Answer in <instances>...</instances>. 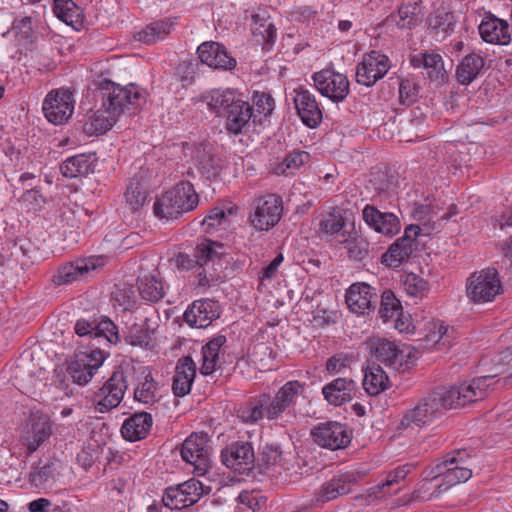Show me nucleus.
I'll return each instance as SVG.
<instances>
[{
	"label": "nucleus",
	"instance_id": "nucleus-51",
	"mask_svg": "<svg viewBox=\"0 0 512 512\" xmlns=\"http://www.w3.org/2000/svg\"><path fill=\"white\" fill-rule=\"evenodd\" d=\"M153 211L159 219L172 220L181 216L177 200H174L171 191H166L161 197L156 198Z\"/></svg>",
	"mask_w": 512,
	"mask_h": 512
},
{
	"label": "nucleus",
	"instance_id": "nucleus-24",
	"mask_svg": "<svg viewBox=\"0 0 512 512\" xmlns=\"http://www.w3.org/2000/svg\"><path fill=\"white\" fill-rule=\"evenodd\" d=\"M219 316L220 308L218 303L210 299H203L194 301L187 308L184 313V320L191 327L206 328Z\"/></svg>",
	"mask_w": 512,
	"mask_h": 512
},
{
	"label": "nucleus",
	"instance_id": "nucleus-19",
	"mask_svg": "<svg viewBox=\"0 0 512 512\" xmlns=\"http://www.w3.org/2000/svg\"><path fill=\"white\" fill-rule=\"evenodd\" d=\"M52 425L53 423L46 413L41 410L31 411L23 435L27 448H38L45 445L52 436Z\"/></svg>",
	"mask_w": 512,
	"mask_h": 512
},
{
	"label": "nucleus",
	"instance_id": "nucleus-42",
	"mask_svg": "<svg viewBox=\"0 0 512 512\" xmlns=\"http://www.w3.org/2000/svg\"><path fill=\"white\" fill-rule=\"evenodd\" d=\"M170 191L174 200H177L181 215L192 211L198 205V194L190 182L182 181L170 189Z\"/></svg>",
	"mask_w": 512,
	"mask_h": 512
},
{
	"label": "nucleus",
	"instance_id": "nucleus-16",
	"mask_svg": "<svg viewBox=\"0 0 512 512\" xmlns=\"http://www.w3.org/2000/svg\"><path fill=\"white\" fill-rule=\"evenodd\" d=\"M104 360L105 355L100 349H94L89 353H81L68 365L67 372L73 382L85 385L91 380Z\"/></svg>",
	"mask_w": 512,
	"mask_h": 512
},
{
	"label": "nucleus",
	"instance_id": "nucleus-58",
	"mask_svg": "<svg viewBox=\"0 0 512 512\" xmlns=\"http://www.w3.org/2000/svg\"><path fill=\"white\" fill-rule=\"evenodd\" d=\"M345 227V219L344 217L335 212L328 213L320 222H319V232L322 234H326L329 236H334L339 234Z\"/></svg>",
	"mask_w": 512,
	"mask_h": 512
},
{
	"label": "nucleus",
	"instance_id": "nucleus-13",
	"mask_svg": "<svg viewBox=\"0 0 512 512\" xmlns=\"http://www.w3.org/2000/svg\"><path fill=\"white\" fill-rule=\"evenodd\" d=\"M390 69L389 58L380 51L372 50L363 56L356 67V81L358 84L371 87L383 78Z\"/></svg>",
	"mask_w": 512,
	"mask_h": 512
},
{
	"label": "nucleus",
	"instance_id": "nucleus-18",
	"mask_svg": "<svg viewBox=\"0 0 512 512\" xmlns=\"http://www.w3.org/2000/svg\"><path fill=\"white\" fill-rule=\"evenodd\" d=\"M103 264L102 258L87 257L78 258L60 265L52 277V282L56 286L70 284L81 280L89 272L94 271Z\"/></svg>",
	"mask_w": 512,
	"mask_h": 512
},
{
	"label": "nucleus",
	"instance_id": "nucleus-33",
	"mask_svg": "<svg viewBox=\"0 0 512 512\" xmlns=\"http://www.w3.org/2000/svg\"><path fill=\"white\" fill-rule=\"evenodd\" d=\"M152 427V416L147 412L135 413L122 425L123 438L130 442L145 438Z\"/></svg>",
	"mask_w": 512,
	"mask_h": 512
},
{
	"label": "nucleus",
	"instance_id": "nucleus-2",
	"mask_svg": "<svg viewBox=\"0 0 512 512\" xmlns=\"http://www.w3.org/2000/svg\"><path fill=\"white\" fill-rule=\"evenodd\" d=\"M130 384L135 386L133 396L136 401L143 404L156 402L157 383L149 368L141 367L137 371L135 366L122 363L100 389L102 399L97 404L98 410L103 413L117 407Z\"/></svg>",
	"mask_w": 512,
	"mask_h": 512
},
{
	"label": "nucleus",
	"instance_id": "nucleus-63",
	"mask_svg": "<svg viewBox=\"0 0 512 512\" xmlns=\"http://www.w3.org/2000/svg\"><path fill=\"white\" fill-rule=\"evenodd\" d=\"M226 214L222 208L215 207L210 210L209 214L203 219L202 227L206 233H210L219 227L225 220Z\"/></svg>",
	"mask_w": 512,
	"mask_h": 512
},
{
	"label": "nucleus",
	"instance_id": "nucleus-1",
	"mask_svg": "<svg viewBox=\"0 0 512 512\" xmlns=\"http://www.w3.org/2000/svg\"><path fill=\"white\" fill-rule=\"evenodd\" d=\"M493 378L494 376L476 377L469 382L434 390L404 415L401 425H425L441 416L445 410L483 400L488 394Z\"/></svg>",
	"mask_w": 512,
	"mask_h": 512
},
{
	"label": "nucleus",
	"instance_id": "nucleus-60",
	"mask_svg": "<svg viewBox=\"0 0 512 512\" xmlns=\"http://www.w3.org/2000/svg\"><path fill=\"white\" fill-rule=\"evenodd\" d=\"M419 85L414 79H401L399 83V99L403 105L413 104L418 97Z\"/></svg>",
	"mask_w": 512,
	"mask_h": 512
},
{
	"label": "nucleus",
	"instance_id": "nucleus-22",
	"mask_svg": "<svg viewBox=\"0 0 512 512\" xmlns=\"http://www.w3.org/2000/svg\"><path fill=\"white\" fill-rule=\"evenodd\" d=\"M365 223L377 233L393 237L401 229L399 218L391 212H381L376 207L367 204L362 210Z\"/></svg>",
	"mask_w": 512,
	"mask_h": 512
},
{
	"label": "nucleus",
	"instance_id": "nucleus-21",
	"mask_svg": "<svg viewBox=\"0 0 512 512\" xmlns=\"http://www.w3.org/2000/svg\"><path fill=\"white\" fill-rule=\"evenodd\" d=\"M410 64L421 69V74L432 82L442 84L448 75L444 68L442 56L435 52H421L410 56Z\"/></svg>",
	"mask_w": 512,
	"mask_h": 512
},
{
	"label": "nucleus",
	"instance_id": "nucleus-11",
	"mask_svg": "<svg viewBox=\"0 0 512 512\" xmlns=\"http://www.w3.org/2000/svg\"><path fill=\"white\" fill-rule=\"evenodd\" d=\"M369 470H352L334 476L329 481L322 484L315 494L314 502L316 504L326 503L337 499L339 496L351 492V485L358 483L368 475Z\"/></svg>",
	"mask_w": 512,
	"mask_h": 512
},
{
	"label": "nucleus",
	"instance_id": "nucleus-47",
	"mask_svg": "<svg viewBox=\"0 0 512 512\" xmlns=\"http://www.w3.org/2000/svg\"><path fill=\"white\" fill-rule=\"evenodd\" d=\"M53 12L66 25L77 28L81 25V10L72 0H54Z\"/></svg>",
	"mask_w": 512,
	"mask_h": 512
},
{
	"label": "nucleus",
	"instance_id": "nucleus-20",
	"mask_svg": "<svg viewBox=\"0 0 512 512\" xmlns=\"http://www.w3.org/2000/svg\"><path fill=\"white\" fill-rule=\"evenodd\" d=\"M200 61L210 68L232 70L237 61L226 50L225 46L214 41L204 42L197 48Z\"/></svg>",
	"mask_w": 512,
	"mask_h": 512
},
{
	"label": "nucleus",
	"instance_id": "nucleus-6",
	"mask_svg": "<svg viewBox=\"0 0 512 512\" xmlns=\"http://www.w3.org/2000/svg\"><path fill=\"white\" fill-rule=\"evenodd\" d=\"M276 453L274 459L286 470H295V473L310 474L321 471L331 462L325 460L322 450H271Z\"/></svg>",
	"mask_w": 512,
	"mask_h": 512
},
{
	"label": "nucleus",
	"instance_id": "nucleus-55",
	"mask_svg": "<svg viewBox=\"0 0 512 512\" xmlns=\"http://www.w3.org/2000/svg\"><path fill=\"white\" fill-rule=\"evenodd\" d=\"M418 11L417 3H404L399 7L397 16L391 17L398 27L411 29L416 25Z\"/></svg>",
	"mask_w": 512,
	"mask_h": 512
},
{
	"label": "nucleus",
	"instance_id": "nucleus-46",
	"mask_svg": "<svg viewBox=\"0 0 512 512\" xmlns=\"http://www.w3.org/2000/svg\"><path fill=\"white\" fill-rule=\"evenodd\" d=\"M117 118L104 110H98L89 117L83 124V130L85 133L93 135L104 134L109 131L113 125L117 122Z\"/></svg>",
	"mask_w": 512,
	"mask_h": 512
},
{
	"label": "nucleus",
	"instance_id": "nucleus-9",
	"mask_svg": "<svg viewBox=\"0 0 512 512\" xmlns=\"http://www.w3.org/2000/svg\"><path fill=\"white\" fill-rule=\"evenodd\" d=\"M75 100L73 93L67 88L51 90L45 97L42 110L46 119L55 124L66 123L74 112Z\"/></svg>",
	"mask_w": 512,
	"mask_h": 512
},
{
	"label": "nucleus",
	"instance_id": "nucleus-45",
	"mask_svg": "<svg viewBox=\"0 0 512 512\" xmlns=\"http://www.w3.org/2000/svg\"><path fill=\"white\" fill-rule=\"evenodd\" d=\"M341 238L339 243L346 245L348 256L351 260L362 261L368 256L369 243L364 237L356 232H343Z\"/></svg>",
	"mask_w": 512,
	"mask_h": 512
},
{
	"label": "nucleus",
	"instance_id": "nucleus-8",
	"mask_svg": "<svg viewBox=\"0 0 512 512\" xmlns=\"http://www.w3.org/2000/svg\"><path fill=\"white\" fill-rule=\"evenodd\" d=\"M469 458L466 450H454L452 453H448L441 462H438L427 476L436 478L443 475L449 485L466 482L472 476L471 463H468Z\"/></svg>",
	"mask_w": 512,
	"mask_h": 512
},
{
	"label": "nucleus",
	"instance_id": "nucleus-27",
	"mask_svg": "<svg viewBox=\"0 0 512 512\" xmlns=\"http://www.w3.org/2000/svg\"><path fill=\"white\" fill-rule=\"evenodd\" d=\"M481 38L491 44L507 45L511 41L510 27L507 21L492 13H487L479 25Z\"/></svg>",
	"mask_w": 512,
	"mask_h": 512
},
{
	"label": "nucleus",
	"instance_id": "nucleus-31",
	"mask_svg": "<svg viewBox=\"0 0 512 512\" xmlns=\"http://www.w3.org/2000/svg\"><path fill=\"white\" fill-rule=\"evenodd\" d=\"M222 463L230 470L248 475L255 467L254 450H221Z\"/></svg>",
	"mask_w": 512,
	"mask_h": 512
},
{
	"label": "nucleus",
	"instance_id": "nucleus-57",
	"mask_svg": "<svg viewBox=\"0 0 512 512\" xmlns=\"http://www.w3.org/2000/svg\"><path fill=\"white\" fill-rule=\"evenodd\" d=\"M253 113L257 114V121H262V116L270 115L274 109V99L269 93L255 91L252 96Z\"/></svg>",
	"mask_w": 512,
	"mask_h": 512
},
{
	"label": "nucleus",
	"instance_id": "nucleus-30",
	"mask_svg": "<svg viewBox=\"0 0 512 512\" xmlns=\"http://www.w3.org/2000/svg\"><path fill=\"white\" fill-rule=\"evenodd\" d=\"M251 32L256 43L263 45V48L269 50L275 43L277 29L270 16L265 10H258L251 15Z\"/></svg>",
	"mask_w": 512,
	"mask_h": 512
},
{
	"label": "nucleus",
	"instance_id": "nucleus-38",
	"mask_svg": "<svg viewBox=\"0 0 512 512\" xmlns=\"http://www.w3.org/2000/svg\"><path fill=\"white\" fill-rule=\"evenodd\" d=\"M484 65L485 60L482 56L476 53L466 55L457 67V81L461 85H469L477 78Z\"/></svg>",
	"mask_w": 512,
	"mask_h": 512
},
{
	"label": "nucleus",
	"instance_id": "nucleus-29",
	"mask_svg": "<svg viewBox=\"0 0 512 512\" xmlns=\"http://www.w3.org/2000/svg\"><path fill=\"white\" fill-rule=\"evenodd\" d=\"M196 376V364L192 357L187 355L178 359L173 377L172 391L176 397H183L190 393Z\"/></svg>",
	"mask_w": 512,
	"mask_h": 512
},
{
	"label": "nucleus",
	"instance_id": "nucleus-36",
	"mask_svg": "<svg viewBox=\"0 0 512 512\" xmlns=\"http://www.w3.org/2000/svg\"><path fill=\"white\" fill-rule=\"evenodd\" d=\"M389 386V377L383 368L375 362L369 364L365 369L363 379V387L365 391L369 395L376 396L389 388Z\"/></svg>",
	"mask_w": 512,
	"mask_h": 512
},
{
	"label": "nucleus",
	"instance_id": "nucleus-41",
	"mask_svg": "<svg viewBox=\"0 0 512 512\" xmlns=\"http://www.w3.org/2000/svg\"><path fill=\"white\" fill-rule=\"evenodd\" d=\"M225 343L226 337L224 335H217L202 347L201 374L211 375L217 369L220 349Z\"/></svg>",
	"mask_w": 512,
	"mask_h": 512
},
{
	"label": "nucleus",
	"instance_id": "nucleus-12",
	"mask_svg": "<svg viewBox=\"0 0 512 512\" xmlns=\"http://www.w3.org/2000/svg\"><path fill=\"white\" fill-rule=\"evenodd\" d=\"M312 78L316 89L334 103L342 102L349 94L350 83L342 73L324 69L314 73Z\"/></svg>",
	"mask_w": 512,
	"mask_h": 512
},
{
	"label": "nucleus",
	"instance_id": "nucleus-64",
	"mask_svg": "<svg viewBox=\"0 0 512 512\" xmlns=\"http://www.w3.org/2000/svg\"><path fill=\"white\" fill-rule=\"evenodd\" d=\"M13 30L15 31L16 37L24 40L30 41L33 35V27H32V18L29 16L23 17L21 19H15L13 21Z\"/></svg>",
	"mask_w": 512,
	"mask_h": 512
},
{
	"label": "nucleus",
	"instance_id": "nucleus-34",
	"mask_svg": "<svg viewBox=\"0 0 512 512\" xmlns=\"http://www.w3.org/2000/svg\"><path fill=\"white\" fill-rule=\"evenodd\" d=\"M96 157L94 154H78L67 158L60 166L66 178L83 177L94 172Z\"/></svg>",
	"mask_w": 512,
	"mask_h": 512
},
{
	"label": "nucleus",
	"instance_id": "nucleus-25",
	"mask_svg": "<svg viewBox=\"0 0 512 512\" xmlns=\"http://www.w3.org/2000/svg\"><path fill=\"white\" fill-rule=\"evenodd\" d=\"M294 92V104L300 119L307 127L316 128L322 121V111L315 96L304 88Z\"/></svg>",
	"mask_w": 512,
	"mask_h": 512
},
{
	"label": "nucleus",
	"instance_id": "nucleus-61",
	"mask_svg": "<svg viewBox=\"0 0 512 512\" xmlns=\"http://www.w3.org/2000/svg\"><path fill=\"white\" fill-rule=\"evenodd\" d=\"M403 285L407 294L413 297H423L428 290V282L414 273L406 275Z\"/></svg>",
	"mask_w": 512,
	"mask_h": 512
},
{
	"label": "nucleus",
	"instance_id": "nucleus-62",
	"mask_svg": "<svg viewBox=\"0 0 512 512\" xmlns=\"http://www.w3.org/2000/svg\"><path fill=\"white\" fill-rule=\"evenodd\" d=\"M238 500L253 512H259L265 507V500L255 491H242Z\"/></svg>",
	"mask_w": 512,
	"mask_h": 512
},
{
	"label": "nucleus",
	"instance_id": "nucleus-15",
	"mask_svg": "<svg viewBox=\"0 0 512 512\" xmlns=\"http://www.w3.org/2000/svg\"><path fill=\"white\" fill-rule=\"evenodd\" d=\"M345 302L351 312L369 315L378 303L376 288L365 282L353 283L346 291Z\"/></svg>",
	"mask_w": 512,
	"mask_h": 512
},
{
	"label": "nucleus",
	"instance_id": "nucleus-40",
	"mask_svg": "<svg viewBox=\"0 0 512 512\" xmlns=\"http://www.w3.org/2000/svg\"><path fill=\"white\" fill-rule=\"evenodd\" d=\"M193 153V158L200 172L208 179L216 177L221 165L219 159L211 152L209 145H195Z\"/></svg>",
	"mask_w": 512,
	"mask_h": 512
},
{
	"label": "nucleus",
	"instance_id": "nucleus-52",
	"mask_svg": "<svg viewBox=\"0 0 512 512\" xmlns=\"http://www.w3.org/2000/svg\"><path fill=\"white\" fill-rule=\"evenodd\" d=\"M182 459L194 467V473L205 475L211 468L209 450H179Z\"/></svg>",
	"mask_w": 512,
	"mask_h": 512
},
{
	"label": "nucleus",
	"instance_id": "nucleus-39",
	"mask_svg": "<svg viewBox=\"0 0 512 512\" xmlns=\"http://www.w3.org/2000/svg\"><path fill=\"white\" fill-rule=\"evenodd\" d=\"M402 311L401 302L396 298L395 294L389 289L384 290L380 297V306L378 310L379 317L384 322H388L396 317L395 327L400 331H403L404 322L400 319Z\"/></svg>",
	"mask_w": 512,
	"mask_h": 512
},
{
	"label": "nucleus",
	"instance_id": "nucleus-59",
	"mask_svg": "<svg viewBox=\"0 0 512 512\" xmlns=\"http://www.w3.org/2000/svg\"><path fill=\"white\" fill-rule=\"evenodd\" d=\"M125 341L133 346L150 347L152 344L151 332L144 325L134 324L125 337Z\"/></svg>",
	"mask_w": 512,
	"mask_h": 512
},
{
	"label": "nucleus",
	"instance_id": "nucleus-43",
	"mask_svg": "<svg viewBox=\"0 0 512 512\" xmlns=\"http://www.w3.org/2000/svg\"><path fill=\"white\" fill-rule=\"evenodd\" d=\"M173 22L169 19L159 20L146 25L137 33L135 39L144 44H154L163 40L172 31Z\"/></svg>",
	"mask_w": 512,
	"mask_h": 512
},
{
	"label": "nucleus",
	"instance_id": "nucleus-32",
	"mask_svg": "<svg viewBox=\"0 0 512 512\" xmlns=\"http://www.w3.org/2000/svg\"><path fill=\"white\" fill-rule=\"evenodd\" d=\"M270 394L263 393L257 397L249 399L237 409V417L245 423L254 424L262 420L264 416L268 419V403Z\"/></svg>",
	"mask_w": 512,
	"mask_h": 512
},
{
	"label": "nucleus",
	"instance_id": "nucleus-3",
	"mask_svg": "<svg viewBox=\"0 0 512 512\" xmlns=\"http://www.w3.org/2000/svg\"><path fill=\"white\" fill-rule=\"evenodd\" d=\"M203 98L209 110L224 119L225 128L230 133L240 134L249 125L250 120L257 122V114L253 113V107L249 102L237 98L229 89H214Z\"/></svg>",
	"mask_w": 512,
	"mask_h": 512
},
{
	"label": "nucleus",
	"instance_id": "nucleus-54",
	"mask_svg": "<svg viewBox=\"0 0 512 512\" xmlns=\"http://www.w3.org/2000/svg\"><path fill=\"white\" fill-rule=\"evenodd\" d=\"M416 464L414 463H406L402 466L395 468L394 470L387 473L386 480L373 488L372 494L376 497H383L387 494L386 488L399 483L401 480L405 479L406 476L415 469Z\"/></svg>",
	"mask_w": 512,
	"mask_h": 512
},
{
	"label": "nucleus",
	"instance_id": "nucleus-37",
	"mask_svg": "<svg viewBox=\"0 0 512 512\" xmlns=\"http://www.w3.org/2000/svg\"><path fill=\"white\" fill-rule=\"evenodd\" d=\"M62 462L56 457L40 459L30 472V481L36 486H42L49 480H54L60 474Z\"/></svg>",
	"mask_w": 512,
	"mask_h": 512
},
{
	"label": "nucleus",
	"instance_id": "nucleus-10",
	"mask_svg": "<svg viewBox=\"0 0 512 512\" xmlns=\"http://www.w3.org/2000/svg\"><path fill=\"white\" fill-rule=\"evenodd\" d=\"M203 484L191 478L183 483L169 486L162 496V504L171 510L182 509L197 503L204 495Z\"/></svg>",
	"mask_w": 512,
	"mask_h": 512
},
{
	"label": "nucleus",
	"instance_id": "nucleus-48",
	"mask_svg": "<svg viewBox=\"0 0 512 512\" xmlns=\"http://www.w3.org/2000/svg\"><path fill=\"white\" fill-rule=\"evenodd\" d=\"M428 28L437 38H445L454 30V15L451 12L436 11L427 19Z\"/></svg>",
	"mask_w": 512,
	"mask_h": 512
},
{
	"label": "nucleus",
	"instance_id": "nucleus-56",
	"mask_svg": "<svg viewBox=\"0 0 512 512\" xmlns=\"http://www.w3.org/2000/svg\"><path fill=\"white\" fill-rule=\"evenodd\" d=\"M125 198L131 210L135 212L144 205L147 191L139 181H131L127 187Z\"/></svg>",
	"mask_w": 512,
	"mask_h": 512
},
{
	"label": "nucleus",
	"instance_id": "nucleus-50",
	"mask_svg": "<svg viewBox=\"0 0 512 512\" xmlns=\"http://www.w3.org/2000/svg\"><path fill=\"white\" fill-rule=\"evenodd\" d=\"M153 211L159 219L172 220L181 216L177 200H174L171 191H166L161 197L156 198Z\"/></svg>",
	"mask_w": 512,
	"mask_h": 512
},
{
	"label": "nucleus",
	"instance_id": "nucleus-35",
	"mask_svg": "<svg viewBox=\"0 0 512 512\" xmlns=\"http://www.w3.org/2000/svg\"><path fill=\"white\" fill-rule=\"evenodd\" d=\"M212 242L207 241L197 245L193 257L188 254L179 253L176 256L177 267L184 270H194L200 262L208 263L218 257V253L212 246Z\"/></svg>",
	"mask_w": 512,
	"mask_h": 512
},
{
	"label": "nucleus",
	"instance_id": "nucleus-53",
	"mask_svg": "<svg viewBox=\"0 0 512 512\" xmlns=\"http://www.w3.org/2000/svg\"><path fill=\"white\" fill-rule=\"evenodd\" d=\"M310 160V154L306 151H292L277 164L274 171L278 175H290Z\"/></svg>",
	"mask_w": 512,
	"mask_h": 512
},
{
	"label": "nucleus",
	"instance_id": "nucleus-17",
	"mask_svg": "<svg viewBox=\"0 0 512 512\" xmlns=\"http://www.w3.org/2000/svg\"><path fill=\"white\" fill-rule=\"evenodd\" d=\"M370 355L389 368L401 371L406 365V356L398 345L385 338H372L367 342Z\"/></svg>",
	"mask_w": 512,
	"mask_h": 512
},
{
	"label": "nucleus",
	"instance_id": "nucleus-23",
	"mask_svg": "<svg viewBox=\"0 0 512 512\" xmlns=\"http://www.w3.org/2000/svg\"><path fill=\"white\" fill-rule=\"evenodd\" d=\"M304 392V384L292 380L285 383L275 394L273 398L270 397L268 403V420H276L281 414L293 405L299 395Z\"/></svg>",
	"mask_w": 512,
	"mask_h": 512
},
{
	"label": "nucleus",
	"instance_id": "nucleus-44",
	"mask_svg": "<svg viewBox=\"0 0 512 512\" xmlns=\"http://www.w3.org/2000/svg\"><path fill=\"white\" fill-rule=\"evenodd\" d=\"M415 251L411 244L401 243L397 239L390 245L389 249L382 254L381 263L389 268H398L404 262H407L412 253Z\"/></svg>",
	"mask_w": 512,
	"mask_h": 512
},
{
	"label": "nucleus",
	"instance_id": "nucleus-14",
	"mask_svg": "<svg viewBox=\"0 0 512 512\" xmlns=\"http://www.w3.org/2000/svg\"><path fill=\"white\" fill-rule=\"evenodd\" d=\"M311 435L321 448H347L352 439L348 427L334 421L319 423L311 430Z\"/></svg>",
	"mask_w": 512,
	"mask_h": 512
},
{
	"label": "nucleus",
	"instance_id": "nucleus-28",
	"mask_svg": "<svg viewBox=\"0 0 512 512\" xmlns=\"http://www.w3.org/2000/svg\"><path fill=\"white\" fill-rule=\"evenodd\" d=\"M357 390L356 382L349 377H339L322 388L325 400L334 406H341L353 399Z\"/></svg>",
	"mask_w": 512,
	"mask_h": 512
},
{
	"label": "nucleus",
	"instance_id": "nucleus-4",
	"mask_svg": "<svg viewBox=\"0 0 512 512\" xmlns=\"http://www.w3.org/2000/svg\"><path fill=\"white\" fill-rule=\"evenodd\" d=\"M102 105L106 112L119 119L122 114H136L146 103L148 93L136 84L122 86L109 79L98 83Z\"/></svg>",
	"mask_w": 512,
	"mask_h": 512
},
{
	"label": "nucleus",
	"instance_id": "nucleus-5",
	"mask_svg": "<svg viewBox=\"0 0 512 512\" xmlns=\"http://www.w3.org/2000/svg\"><path fill=\"white\" fill-rule=\"evenodd\" d=\"M503 292L499 272L494 267L475 271L466 280L467 298L475 304L493 302Z\"/></svg>",
	"mask_w": 512,
	"mask_h": 512
},
{
	"label": "nucleus",
	"instance_id": "nucleus-7",
	"mask_svg": "<svg viewBox=\"0 0 512 512\" xmlns=\"http://www.w3.org/2000/svg\"><path fill=\"white\" fill-rule=\"evenodd\" d=\"M282 214V198L277 194H266L253 201L248 221L257 231H269L279 223Z\"/></svg>",
	"mask_w": 512,
	"mask_h": 512
},
{
	"label": "nucleus",
	"instance_id": "nucleus-49",
	"mask_svg": "<svg viewBox=\"0 0 512 512\" xmlns=\"http://www.w3.org/2000/svg\"><path fill=\"white\" fill-rule=\"evenodd\" d=\"M139 294L145 301L156 303L164 297V288L160 280L153 275H145L138 280Z\"/></svg>",
	"mask_w": 512,
	"mask_h": 512
},
{
	"label": "nucleus",
	"instance_id": "nucleus-26",
	"mask_svg": "<svg viewBox=\"0 0 512 512\" xmlns=\"http://www.w3.org/2000/svg\"><path fill=\"white\" fill-rule=\"evenodd\" d=\"M75 333L80 337L104 338L110 344H116L119 341L117 326L107 317L100 321L79 319L75 324Z\"/></svg>",
	"mask_w": 512,
	"mask_h": 512
}]
</instances>
